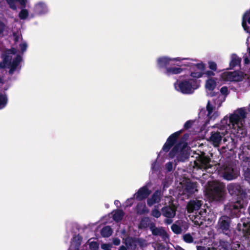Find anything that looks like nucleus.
<instances>
[{
    "instance_id": "50",
    "label": "nucleus",
    "mask_w": 250,
    "mask_h": 250,
    "mask_svg": "<svg viewBox=\"0 0 250 250\" xmlns=\"http://www.w3.org/2000/svg\"><path fill=\"white\" fill-rule=\"evenodd\" d=\"M214 71L210 70H207L203 71L204 76L207 77L208 79L212 78V77L215 75Z\"/></svg>"
},
{
    "instance_id": "1",
    "label": "nucleus",
    "mask_w": 250,
    "mask_h": 250,
    "mask_svg": "<svg viewBox=\"0 0 250 250\" xmlns=\"http://www.w3.org/2000/svg\"><path fill=\"white\" fill-rule=\"evenodd\" d=\"M225 187L217 181L209 182L206 188V195L213 201H220L224 199Z\"/></svg>"
},
{
    "instance_id": "6",
    "label": "nucleus",
    "mask_w": 250,
    "mask_h": 250,
    "mask_svg": "<svg viewBox=\"0 0 250 250\" xmlns=\"http://www.w3.org/2000/svg\"><path fill=\"white\" fill-rule=\"evenodd\" d=\"M231 219L227 215L221 216L217 222L218 229L220 230L223 234L228 237H230L231 235Z\"/></svg>"
},
{
    "instance_id": "33",
    "label": "nucleus",
    "mask_w": 250,
    "mask_h": 250,
    "mask_svg": "<svg viewBox=\"0 0 250 250\" xmlns=\"http://www.w3.org/2000/svg\"><path fill=\"white\" fill-rule=\"evenodd\" d=\"M148 209L147 208L145 204L138 203L136 206V213L138 215H143L148 213Z\"/></svg>"
},
{
    "instance_id": "59",
    "label": "nucleus",
    "mask_w": 250,
    "mask_h": 250,
    "mask_svg": "<svg viewBox=\"0 0 250 250\" xmlns=\"http://www.w3.org/2000/svg\"><path fill=\"white\" fill-rule=\"evenodd\" d=\"M13 36L14 38V42H19V35L15 32H13Z\"/></svg>"
},
{
    "instance_id": "4",
    "label": "nucleus",
    "mask_w": 250,
    "mask_h": 250,
    "mask_svg": "<svg viewBox=\"0 0 250 250\" xmlns=\"http://www.w3.org/2000/svg\"><path fill=\"white\" fill-rule=\"evenodd\" d=\"M193 123L194 121L192 120H188L185 123L183 129H182L171 134L168 137L167 142L163 146L162 150L165 152H168L172 146H173V145L176 143L180 134L184 132V130H188L190 128Z\"/></svg>"
},
{
    "instance_id": "24",
    "label": "nucleus",
    "mask_w": 250,
    "mask_h": 250,
    "mask_svg": "<svg viewBox=\"0 0 250 250\" xmlns=\"http://www.w3.org/2000/svg\"><path fill=\"white\" fill-rule=\"evenodd\" d=\"M223 136L217 131L215 132H212L209 140L214 146H218L220 145Z\"/></svg>"
},
{
    "instance_id": "30",
    "label": "nucleus",
    "mask_w": 250,
    "mask_h": 250,
    "mask_svg": "<svg viewBox=\"0 0 250 250\" xmlns=\"http://www.w3.org/2000/svg\"><path fill=\"white\" fill-rule=\"evenodd\" d=\"M206 108L208 111L207 116L209 120H214L218 116V113L217 112H215L212 115H211L213 110L214 107L210 104L209 101H208L207 104Z\"/></svg>"
},
{
    "instance_id": "55",
    "label": "nucleus",
    "mask_w": 250,
    "mask_h": 250,
    "mask_svg": "<svg viewBox=\"0 0 250 250\" xmlns=\"http://www.w3.org/2000/svg\"><path fill=\"white\" fill-rule=\"evenodd\" d=\"M20 47L22 53H23L27 49V45L24 43H22L20 44Z\"/></svg>"
},
{
    "instance_id": "63",
    "label": "nucleus",
    "mask_w": 250,
    "mask_h": 250,
    "mask_svg": "<svg viewBox=\"0 0 250 250\" xmlns=\"http://www.w3.org/2000/svg\"><path fill=\"white\" fill-rule=\"evenodd\" d=\"M128 250V249L126 246H124L122 245L121 247H120L118 250Z\"/></svg>"
},
{
    "instance_id": "61",
    "label": "nucleus",
    "mask_w": 250,
    "mask_h": 250,
    "mask_svg": "<svg viewBox=\"0 0 250 250\" xmlns=\"http://www.w3.org/2000/svg\"><path fill=\"white\" fill-rule=\"evenodd\" d=\"M16 1L19 2L22 6H25L26 0H16Z\"/></svg>"
},
{
    "instance_id": "23",
    "label": "nucleus",
    "mask_w": 250,
    "mask_h": 250,
    "mask_svg": "<svg viewBox=\"0 0 250 250\" xmlns=\"http://www.w3.org/2000/svg\"><path fill=\"white\" fill-rule=\"evenodd\" d=\"M197 184L191 181L187 182L185 185V191L189 195H192L197 191Z\"/></svg>"
},
{
    "instance_id": "9",
    "label": "nucleus",
    "mask_w": 250,
    "mask_h": 250,
    "mask_svg": "<svg viewBox=\"0 0 250 250\" xmlns=\"http://www.w3.org/2000/svg\"><path fill=\"white\" fill-rule=\"evenodd\" d=\"M245 74L240 71L225 72L221 74V78L225 81L241 82L244 79Z\"/></svg>"
},
{
    "instance_id": "11",
    "label": "nucleus",
    "mask_w": 250,
    "mask_h": 250,
    "mask_svg": "<svg viewBox=\"0 0 250 250\" xmlns=\"http://www.w3.org/2000/svg\"><path fill=\"white\" fill-rule=\"evenodd\" d=\"M247 202V199H235L234 201L229 205V209L230 214L237 217L238 213L240 211V209L244 208Z\"/></svg>"
},
{
    "instance_id": "47",
    "label": "nucleus",
    "mask_w": 250,
    "mask_h": 250,
    "mask_svg": "<svg viewBox=\"0 0 250 250\" xmlns=\"http://www.w3.org/2000/svg\"><path fill=\"white\" fill-rule=\"evenodd\" d=\"M189 135L190 134L188 133L184 134V135L181 138L178 143H181L182 145L184 144H188L187 141L189 137Z\"/></svg>"
},
{
    "instance_id": "27",
    "label": "nucleus",
    "mask_w": 250,
    "mask_h": 250,
    "mask_svg": "<svg viewBox=\"0 0 250 250\" xmlns=\"http://www.w3.org/2000/svg\"><path fill=\"white\" fill-rule=\"evenodd\" d=\"M248 150H249L248 148L246 146H243L241 149V152L239 154V159L246 163L250 162V154Z\"/></svg>"
},
{
    "instance_id": "19",
    "label": "nucleus",
    "mask_w": 250,
    "mask_h": 250,
    "mask_svg": "<svg viewBox=\"0 0 250 250\" xmlns=\"http://www.w3.org/2000/svg\"><path fill=\"white\" fill-rule=\"evenodd\" d=\"M162 194L160 190H155L150 198L147 200V204L149 207L152 206L154 204L159 203L161 200Z\"/></svg>"
},
{
    "instance_id": "37",
    "label": "nucleus",
    "mask_w": 250,
    "mask_h": 250,
    "mask_svg": "<svg viewBox=\"0 0 250 250\" xmlns=\"http://www.w3.org/2000/svg\"><path fill=\"white\" fill-rule=\"evenodd\" d=\"M236 128H237L236 131V136L238 137L241 138L244 137L247 134V131L245 128H244L243 126L241 124V125L240 126L238 125V126H236Z\"/></svg>"
},
{
    "instance_id": "12",
    "label": "nucleus",
    "mask_w": 250,
    "mask_h": 250,
    "mask_svg": "<svg viewBox=\"0 0 250 250\" xmlns=\"http://www.w3.org/2000/svg\"><path fill=\"white\" fill-rule=\"evenodd\" d=\"M223 177L227 180H232L238 176V172L236 167L231 165L227 166L223 171Z\"/></svg>"
},
{
    "instance_id": "64",
    "label": "nucleus",
    "mask_w": 250,
    "mask_h": 250,
    "mask_svg": "<svg viewBox=\"0 0 250 250\" xmlns=\"http://www.w3.org/2000/svg\"><path fill=\"white\" fill-rule=\"evenodd\" d=\"M217 94V93L212 91H210V93L209 94V95L210 97H214V96H215Z\"/></svg>"
},
{
    "instance_id": "43",
    "label": "nucleus",
    "mask_w": 250,
    "mask_h": 250,
    "mask_svg": "<svg viewBox=\"0 0 250 250\" xmlns=\"http://www.w3.org/2000/svg\"><path fill=\"white\" fill-rule=\"evenodd\" d=\"M183 238L184 241L188 243H191L193 241V238L192 236L189 233L184 234L183 236Z\"/></svg>"
},
{
    "instance_id": "2",
    "label": "nucleus",
    "mask_w": 250,
    "mask_h": 250,
    "mask_svg": "<svg viewBox=\"0 0 250 250\" xmlns=\"http://www.w3.org/2000/svg\"><path fill=\"white\" fill-rule=\"evenodd\" d=\"M200 86V81L194 79H189L180 81L175 87L176 90L184 94H191Z\"/></svg>"
},
{
    "instance_id": "60",
    "label": "nucleus",
    "mask_w": 250,
    "mask_h": 250,
    "mask_svg": "<svg viewBox=\"0 0 250 250\" xmlns=\"http://www.w3.org/2000/svg\"><path fill=\"white\" fill-rule=\"evenodd\" d=\"M16 53V49L15 48H12L11 49L7 50L6 54H15Z\"/></svg>"
},
{
    "instance_id": "25",
    "label": "nucleus",
    "mask_w": 250,
    "mask_h": 250,
    "mask_svg": "<svg viewBox=\"0 0 250 250\" xmlns=\"http://www.w3.org/2000/svg\"><path fill=\"white\" fill-rule=\"evenodd\" d=\"M247 22L250 24V9L247 10L243 14L242 19V26L244 30L249 31V27L247 25Z\"/></svg>"
},
{
    "instance_id": "29",
    "label": "nucleus",
    "mask_w": 250,
    "mask_h": 250,
    "mask_svg": "<svg viewBox=\"0 0 250 250\" xmlns=\"http://www.w3.org/2000/svg\"><path fill=\"white\" fill-rule=\"evenodd\" d=\"M183 69L181 67H166L164 73L167 76L178 74L182 72Z\"/></svg>"
},
{
    "instance_id": "40",
    "label": "nucleus",
    "mask_w": 250,
    "mask_h": 250,
    "mask_svg": "<svg viewBox=\"0 0 250 250\" xmlns=\"http://www.w3.org/2000/svg\"><path fill=\"white\" fill-rule=\"evenodd\" d=\"M171 229L172 231L176 234H179L181 233L182 231L181 227L180 226L175 224H173L172 225Z\"/></svg>"
},
{
    "instance_id": "3",
    "label": "nucleus",
    "mask_w": 250,
    "mask_h": 250,
    "mask_svg": "<svg viewBox=\"0 0 250 250\" xmlns=\"http://www.w3.org/2000/svg\"><path fill=\"white\" fill-rule=\"evenodd\" d=\"M169 156L173 158L176 156V160L178 162H185L189 158V153L188 144L177 143L169 153Z\"/></svg>"
},
{
    "instance_id": "48",
    "label": "nucleus",
    "mask_w": 250,
    "mask_h": 250,
    "mask_svg": "<svg viewBox=\"0 0 250 250\" xmlns=\"http://www.w3.org/2000/svg\"><path fill=\"white\" fill-rule=\"evenodd\" d=\"M208 68L213 71H216L217 70V64L214 62L212 61H208Z\"/></svg>"
},
{
    "instance_id": "34",
    "label": "nucleus",
    "mask_w": 250,
    "mask_h": 250,
    "mask_svg": "<svg viewBox=\"0 0 250 250\" xmlns=\"http://www.w3.org/2000/svg\"><path fill=\"white\" fill-rule=\"evenodd\" d=\"M12 57L6 54L4 56L2 62H0V68H5L10 64L12 61Z\"/></svg>"
},
{
    "instance_id": "46",
    "label": "nucleus",
    "mask_w": 250,
    "mask_h": 250,
    "mask_svg": "<svg viewBox=\"0 0 250 250\" xmlns=\"http://www.w3.org/2000/svg\"><path fill=\"white\" fill-rule=\"evenodd\" d=\"M89 247L90 250H98L99 244L97 242L92 241L89 243Z\"/></svg>"
},
{
    "instance_id": "51",
    "label": "nucleus",
    "mask_w": 250,
    "mask_h": 250,
    "mask_svg": "<svg viewBox=\"0 0 250 250\" xmlns=\"http://www.w3.org/2000/svg\"><path fill=\"white\" fill-rule=\"evenodd\" d=\"M220 92L225 96V98L226 97L229 93L228 88L226 86H224L221 88Z\"/></svg>"
},
{
    "instance_id": "31",
    "label": "nucleus",
    "mask_w": 250,
    "mask_h": 250,
    "mask_svg": "<svg viewBox=\"0 0 250 250\" xmlns=\"http://www.w3.org/2000/svg\"><path fill=\"white\" fill-rule=\"evenodd\" d=\"M184 65L188 67H190L193 70L197 69L200 70V71L201 72H203L205 71V70H206V65L202 62L197 63L196 64L188 62L187 64H184Z\"/></svg>"
},
{
    "instance_id": "14",
    "label": "nucleus",
    "mask_w": 250,
    "mask_h": 250,
    "mask_svg": "<svg viewBox=\"0 0 250 250\" xmlns=\"http://www.w3.org/2000/svg\"><path fill=\"white\" fill-rule=\"evenodd\" d=\"M217 127L219 129V131H217V132L224 136L227 134L228 130L231 128L230 124H228V117L225 116L221 120L220 124L217 125Z\"/></svg>"
},
{
    "instance_id": "22",
    "label": "nucleus",
    "mask_w": 250,
    "mask_h": 250,
    "mask_svg": "<svg viewBox=\"0 0 250 250\" xmlns=\"http://www.w3.org/2000/svg\"><path fill=\"white\" fill-rule=\"evenodd\" d=\"M124 243L128 250H135L137 248L136 237L127 236L124 239Z\"/></svg>"
},
{
    "instance_id": "54",
    "label": "nucleus",
    "mask_w": 250,
    "mask_h": 250,
    "mask_svg": "<svg viewBox=\"0 0 250 250\" xmlns=\"http://www.w3.org/2000/svg\"><path fill=\"white\" fill-rule=\"evenodd\" d=\"M112 245L110 244H103L101 245V248L104 250H111Z\"/></svg>"
},
{
    "instance_id": "20",
    "label": "nucleus",
    "mask_w": 250,
    "mask_h": 250,
    "mask_svg": "<svg viewBox=\"0 0 250 250\" xmlns=\"http://www.w3.org/2000/svg\"><path fill=\"white\" fill-rule=\"evenodd\" d=\"M202 205V201L198 200H190L188 203L187 209L188 213L198 210Z\"/></svg>"
},
{
    "instance_id": "35",
    "label": "nucleus",
    "mask_w": 250,
    "mask_h": 250,
    "mask_svg": "<svg viewBox=\"0 0 250 250\" xmlns=\"http://www.w3.org/2000/svg\"><path fill=\"white\" fill-rule=\"evenodd\" d=\"M125 215V213L122 209L117 210L113 215L114 220L116 222L121 221Z\"/></svg>"
},
{
    "instance_id": "53",
    "label": "nucleus",
    "mask_w": 250,
    "mask_h": 250,
    "mask_svg": "<svg viewBox=\"0 0 250 250\" xmlns=\"http://www.w3.org/2000/svg\"><path fill=\"white\" fill-rule=\"evenodd\" d=\"M246 180L250 183V168L248 167L244 173Z\"/></svg>"
},
{
    "instance_id": "10",
    "label": "nucleus",
    "mask_w": 250,
    "mask_h": 250,
    "mask_svg": "<svg viewBox=\"0 0 250 250\" xmlns=\"http://www.w3.org/2000/svg\"><path fill=\"white\" fill-rule=\"evenodd\" d=\"M210 162L211 159L208 156H205L204 154H202L196 157L194 162V167L198 169L207 170L211 167Z\"/></svg>"
},
{
    "instance_id": "21",
    "label": "nucleus",
    "mask_w": 250,
    "mask_h": 250,
    "mask_svg": "<svg viewBox=\"0 0 250 250\" xmlns=\"http://www.w3.org/2000/svg\"><path fill=\"white\" fill-rule=\"evenodd\" d=\"M176 209L174 206H165L162 208L163 216L167 218L174 217L176 214Z\"/></svg>"
},
{
    "instance_id": "13",
    "label": "nucleus",
    "mask_w": 250,
    "mask_h": 250,
    "mask_svg": "<svg viewBox=\"0 0 250 250\" xmlns=\"http://www.w3.org/2000/svg\"><path fill=\"white\" fill-rule=\"evenodd\" d=\"M151 191L146 186H144L140 188L138 191L134 194L136 199L137 201H142L146 199L150 195Z\"/></svg>"
},
{
    "instance_id": "18",
    "label": "nucleus",
    "mask_w": 250,
    "mask_h": 250,
    "mask_svg": "<svg viewBox=\"0 0 250 250\" xmlns=\"http://www.w3.org/2000/svg\"><path fill=\"white\" fill-rule=\"evenodd\" d=\"M22 60V57L19 54L17 55L15 58H14L12 62L9 64V65L7 66V68H9V70L8 71V73L10 75H12L18 66L20 65V64Z\"/></svg>"
},
{
    "instance_id": "45",
    "label": "nucleus",
    "mask_w": 250,
    "mask_h": 250,
    "mask_svg": "<svg viewBox=\"0 0 250 250\" xmlns=\"http://www.w3.org/2000/svg\"><path fill=\"white\" fill-rule=\"evenodd\" d=\"M190 76L192 77V79L195 78V79H196L197 78H200L204 76V73L203 72H191Z\"/></svg>"
},
{
    "instance_id": "41",
    "label": "nucleus",
    "mask_w": 250,
    "mask_h": 250,
    "mask_svg": "<svg viewBox=\"0 0 250 250\" xmlns=\"http://www.w3.org/2000/svg\"><path fill=\"white\" fill-rule=\"evenodd\" d=\"M231 250H247L245 247L240 243L233 244L231 248Z\"/></svg>"
},
{
    "instance_id": "58",
    "label": "nucleus",
    "mask_w": 250,
    "mask_h": 250,
    "mask_svg": "<svg viewBox=\"0 0 250 250\" xmlns=\"http://www.w3.org/2000/svg\"><path fill=\"white\" fill-rule=\"evenodd\" d=\"M166 168L168 171H170L172 169V164L171 162H168L166 164Z\"/></svg>"
},
{
    "instance_id": "32",
    "label": "nucleus",
    "mask_w": 250,
    "mask_h": 250,
    "mask_svg": "<svg viewBox=\"0 0 250 250\" xmlns=\"http://www.w3.org/2000/svg\"><path fill=\"white\" fill-rule=\"evenodd\" d=\"M35 11L39 15L45 14L47 12L46 5L42 2H39L35 5Z\"/></svg>"
},
{
    "instance_id": "62",
    "label": "nucleus",
    "mask_w": 250,
    "mask_h": 250,
    "mask_svg": "<svg viewBox=\"0 0 250 250\" xmlns=\"http://www.w3.org/2000/svg\"><path fill=\"white\" fill-rule=\"evenodd\" d=\"M244 63L246 64H248L250 63V60L248 57H246L244 58Z\"/></svg>"
},
{
    "instance_id": "26",
    "label": "nucleus",
    "mask_w": 250,
    "mask_h": 250,
    "mask_svg": "<svg viewBox=\"0 0 250 250\" xmlns=\"http://www.w3.org/2000/svg\"><path fill=\"white\" fill-rule=\"evenodd\" d=\"M241 62V58L239 57L236 54H233L231 56V61L229 62V69H232L236 66L240 67Z\"/></svg>"
},
{
    "instance_id": "49",
    "label": "nucleus",
    "mask_w": 250,
    "mask_h": 250,
    "mask_svg": "<svg viewBox=\"0 0 250 250\" xmlns=\"http://www.w3.org/2000/svg\"><path fill=\"white\" fill-rule=\"evenodd\" d=\"M7 4L9 5V7L13 10H16L17 8L15 1L16 0H5Z\"/></svg>"
},
{
    "instance_id": "16",
    "label": "nucleus",
    "mask_w": 250,
    "mask_h": 250,
    "mask_svg": "<svg viewBox=\"0 0 250 250\" xmlns=\"http://www.w3.org/2000/svg\"><path fill=\"white\" fill-rule=\"evenodd\" d=\"M150 229L152 231V235L154 236H160L163 239L168 238V235L167 231L163 228H158L155 227V224L152 223L150 224Z\"/></svg>"
},
{
    "instance_id": "38",
    "label": "nucleus",
    "mask_w": 250,
    "mask_h": 250,
    "mask_svg": "<svg viewBox=\"0 0 250 250\" xmlns=\"http://www.w3.org/2000/svg\"><path fill=\"white\" fill-rule=\"evenodd\" d=\"M150 220L148 217H144L141 220L139 228L141 229L147 228L149 224Z\"/></svg>"
},
{
    "instance_id": "57",
    "label": "nucleus",
    "mask_w": 250,
    "mask_h": 250,
    "mask_svg": "<svg viewBox=\"0 0 250 250\" xmlns=\"http://www.w3.org/2000/svg\"><path fill=\"white\" fill-rule=\"evenodd\" d=\"M121 242L120 240L118 238H115L113 240V243L115 246H118L120 245Z\"/></svg>"
},
{
    "instance_id": "36",
    "label": "nucleus",
    "mask_w": 250,
    "mask_h": 250,
    "mask_svg": "<svg viewBox=\"0 0 250 250\" xmlns=\"http://www.w3.org/2000/svg\"><path fill=\"white\" fill-rule=\"evenodd\" d=\"M112 229L110 226H105L101 230V234L104 237H108L112 235Z\"/></svg>"
},
{
    "instance_id": "56",
    "label": "nucleus",
    "mask_w": 250,
    "mask_h": 250,
    "mask_svg": "<svg viewBox=\"0 0 250 250\" xmlns=\"http://www.w3.org/2000/svg\"><path fill=\"white\" fill-rule=\"evenodd\" d=\"M5 26V24L3 23V22L1 21H0V35L3 32Z\"/></svg>"
},
{
    "instance_id": "17",
    "label": "nucleus",
    "mask_w": 250,
    "mask_h": 250,
    "mask_svg": "<svg viewBox=\"0 0 250 250\" xmlns=\"http://www.w3.org/2000/svg\"><path fill=\"white\" fill-rule=\"evenodd\" d=\"M185 59H181L179 57L171 59L168 57H160L157 59V64L159 68L167 67V66L170 64V62L172 61H180L181 60H185Z\"/></svg>"
},
{
    "instance_id": "52",
    "label": "nucleus",
    "mask_w": 250,
    "mask_h": 250,
    "mask_svg": "<svg viewBox=\"0 0 250 250\" xmlns=\"http://www.w3.org/2000/svg\"><path fill=\"white\" fill-rule=\"evenodd\" d=\"M145 240L143 238H137L136 237V245H139L141 248L144 247Z\"/></svg>"
},
{
    "instance_id": "28",
    "label": "nucleus",
    "mask_w": 250,
    "mask_h": 250,
    "mask_svg": "<svg viewBox=\"0 0 250 250\" xmlns=\"http://www.w3.org/2000/svg\"><path fill=\"white\" fill-rule=\"evenodd\" d=\"M216 78H209L206 81L205 88L207 90L212 91L215 89L216 86Z\"/></svg>"
},
{
    "instance_id": "15",
    "label": "nucleus",
    "mask_w": 250,
    "mask_h": 250,
    "mask_svg": "<svg viewBox=\"0 0 250 250\" xmlns=\"http://www.w3.org/2000/svg\"><path fill=\"white\" fill-rule=\"evenodd\" d=\"M197 250H228V243L225 241L220 242L219 245L214 244L211 248H207L203 246H197Z\"/></svg>"
},
{
    "instance_id": "7",
    "label": "nucleus",
    "mask_w": 250,
    "mask_h": 250,
    "mask_svg": "<svg viewBox=\"0 0 250 250\" xmlns=\"http://www.w3.org/2000/svg\"><path fill=\"white\" fill-rule=\"evenodd\" d=\"M229 193L235 199H247V193L245 189L237 183H230L227 186Z\"/></svg>"
},
{
    "instance_id": "44",
    "label": "nucleus",
    "mask_w": 250,
    "mask_h": 250,
    "mask_svg": "<svg viewBox=\"0 0 250 250\" xmlns=\"http://www.w3.org/2000/svg\"><path fill=\"white\" fill-rule=\"evenodd\" d=\"M158 208L157 206H155L154 208L151 211V215L156 218L160 217L161 215V212L158 210Z\"/></svg>"
},
{
    "instance_id": "39",
    "label": "nucleus",
    "mask_w": 250,
    "mask_h": 250,
    "mask_svg": "<svg viewBox=\"0 0 250 250\" xmlns=\"http://www.w3.org/2000/svg\"><path fill=\"white\" fill-rule=\"evenodd\" d=\"M7 97L5 94H0V109L3 108L7 104Z\"/></svg>"
},
{
    "instance_id": "5",
    "label": "nucleus",
    "mask_w": 250,
    "mask_h": 250,
    "mask_svg": "<svg viewBox=\"0 0 250 250\" xmlns=\"http://www.w3.org/2000/svg\"><path fill=\"white\" fill-rule=\"evenodd\" d=\"M236 230L239 232L241 239L247 240L248 243L250 244V221L248 219L242 220L241 223L237 224Z\"/></svg>"
},
{
    "instance_id": "42",
    "label": "nucleus",
    "mask_w": 250,
    "mask_h": 250,
    "mask_svg": "<svg viewBox=\"0 0 250 250\" xmlns=\"http://www.w3.org/2000/svg\"><path fill=\"white\" fill-rule=\"evenodd\" d=\"M29 15L28 11L27 9H23L21 10L19 14V17L21 20L26 19Z\"/></svg>"
},
{
    "instance_id": "8",
    "label": "nucleus",
    "mask_w": 250,
    "mask_h": 250,
    "mask_svg": "<svg viewBox=\"0 0 250 250\" xmlns=\"http://www.w3.org/2000/svg\"><path fill=\"white\" fill-rule=\"evenodd\" d=\"M247 113L245 110L240 108L236 110L233 114H231L228 118V124L234 129H236V126H238L240 121L246 118Z\"/></svg>"
}]
</instances>
